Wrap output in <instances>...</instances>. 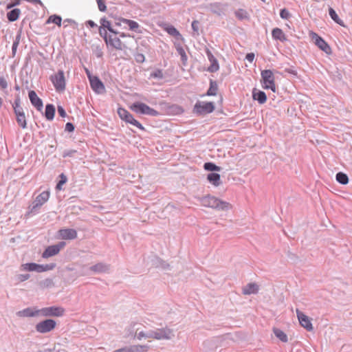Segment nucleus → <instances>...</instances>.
<instances>
[{"instance_id": "obj_54", "label": "nucleus", "mask_w": 352, "mask_h": 352, "mask_svg": "<svg viewBox=\"0 0 352 352\" xmlns=\"http://www.w3.org/2000/svg\"><path fill=\"white\" fill-rule=\"evenodd\" d=\"M57 110L60 116L62 118H65L66 116V112L62 106H58Z\"/></svg>"}, {"instance_id": "obj_62", "label": "nucleus", "mask_w": 352, "mask_h": 352, "mask_svg": "<svg viewBox=\"0 0 352 352\" xmlns=\"http://www.w3.org/2000/svg\"><path fill=\"white\" fill-rule=\"evenodd\" d=\"M76 151H74V150H72V151H68L67 153H65L63 156L64 157H66V156H72L73 155V153H76Z\"/></svg>"}, {"instance_id": "obj_52", "label": "nucleus", "mask_w": 352, "mask_h": 352, "mask_svg": "<svg viewBox=\"0 0 352 352\" xmlns=\"http://www.w3.org/2000/svg\"><path fill=\"white\" fill-rule=\"evenodd\" d=\"M130 123L138 128H139L141 130H144V126L138 121L136 120L133 117L131 119V120L128 122Z\"/></svg>"}, {"instance_id": "obj_28", "label": "nucleus", "mask_w": 352, "mask_h": 352, "mask_svg": "<svg viewBox=\"0 0 352 352\" xmlns=\"http://www.w3.org/2000/svg\"><path fill=\"white\" fill-rule=\"evenodd\" d=\"M55 114V107L52 104H47L45 107V116L47 120H52Z\"/></svg>"}, {"instance_id": "obj_13", "label": "nucleus", "mask_w": 352, "mask_h": 352, "mask_svg": "<svg viewBox=\"0 0 352 352\" xmlns=\"http://www.w3.org/2000/svg\"><path fill=\"white\" fill-rule=\"evenodd\" d=\"M296 312L300 325L308 331H312L313 325L311 319L298 309H296Z\"/></svg>"}, {"instance_id": "obj_51", "label": "nucleus", "mask_w": 352, "mask_h": 352, "mask_svg": "<svg viewBox=\"0 0 352 352\" xmlns=\"http://www.w3.org/2000/svg\"><path fill=\"white\" fill-rule=\"evenodd\" d=\"M98 3V9L101 12H104L107 10V7L104 3V0H96Z\"/></svg>"}, {"instance_id": "obj_20", "label": "nucleus", "mask_w": 352, "mask_h": 352, "mask_svg": "<svg viewBox=\"0 0 352 352\" xmlns=\"http://www.w3.org/2000/svg\"><path fill=\"white\" fill-rule=\"evenodd\" d=\"M208 59L210 62L211 63L210 66L208 67V71L210 72H215L219 69V64L217 60V59L214 58V56L212 55L211 52L209 50H207L206 51Z\"/></svg>"}, {"instance_id": "obj_24", "label": "nucleus", "mask_w": 352, "mask_h": 352, "mask_svg": "<svg viewBox=\"0 0 352 352\" xmlns=\"http://www.w3.org/2000/svg\"><path fill=\"white\" fill-rule=\"evenodd\" d=\"M273 38L279 40L282 42L287 41V37L283 30L278 28L273 29L272 32Z\"/></svg>"}, {"instance_id": "obj_57", "label": "nucleus", "mask_w": 352, "mask_h": 352, "mask_svg": "<svg viewBox=\"0 0 352 352\" xmlns=\"http://www.w3.org/2000/svg\"><path fill=\"white\" fill-rule=\"evenodd\" d=\"M30 277V275L29 274H20L19 276V280L20 281H25L28 279H29Z\"/></svg>"}, {"instance_id": "obj_58", "label": "nucleus", "mask_w": 352, "mask_h": 352, "mask_svg": "<svg viewBox=\"0 0 352 352\" xmlns=\"http://www.w3.org/2000/svg\"><path fill=\"white\" fill-rule=\"evenodd\" d=\"M254 56H254V53H248V54L246 55V59H247L249 62L252 63V62L254 60Z\"/></svg>"}, {"instance_id": "obj_32", "label": "nucleus", "mask_w": 352, "mask_h": 352, "mask_svg": "<svg viewBox=\"0 0 352 352\" xmlns=\"http://www.w3.org/2000/svg\"><path fill=\"white\" fill-rule=\"evenodd\" d=\"M20 13H21L20 9L14 8V9L12 10L11 11H10L9 12H8V14H7L8 19L11 22H14L18 19V18L20 15Z\"/></svg>"}, {"instance_id": "obj_26", "label": "nucleus", "mask_w": 352, "mask_h": 352, "mask_svg": "<svg viewBox=\"0 0 352 352\" xmlns=\"http://www.w3.org/2000/svg\"><path fill=\"white\" fill-rule=\"evenodd\" d=\"M209 9L212 13L219 16L221 15L224 11L223 6L219 3H211L209 6Z\"/></svg>"}, {"instance_id": "obj_14", "label": "nucleus", "mask_w": 352, "mask_h": 352, "mask_svg": "<svg viewBox=\"0 0 352 352\" xmlns=\"http://www.w3.org/2000/svg\"><path fill=\"white\" fill-rule=\"evenodd\" d=\"M58 234L59 238L63 240H74L78 236L77 231L73 228L60 229L58 231Z\"/></svg>"}, {"instance_id": "obj_55", "label": "nucleus", "mask_w": 352, "mask_h": 352, "mask_svg": "<svg viewBox=\"0 0 352 352\" xmlns=\"http://www.w3.org/2000/svg\"><path fill=\"white\" fill-rule=\"evenodd\" d=\"M74 129H75L74 125L71 122H67L65 124V131H67L72 132L74 131Z\"/></svg>"}, {"instance_id": "obj_37", "label": "nucleus", "mask_w": 352, "mask_h": 352, "mask_svg": "<svg viewBox=\"0 0 352 352\" xmlns=\"http://www.w3.org/2000/svg\"><path fill=\"white\" fill-rule=\"evenodd\" d=\"M166 32L171 36L177 38H182V36L179 32L173 26L170 25L168 26L166 29Z\"/></svg>"}, {"instance_id": "obj_64", "label": "nucleus", "mask_w": 352, "mask_h": 352, "mask_svg": "<svg viewBox=\"0 0 352 352\" xmlns=\"http://www.w3.org/2000/svg\"><path fill=\"white\" fill-rule=\"evenodd\" d=\"M118 34H119L120 37H121V38L129 37L130 36V35L126 34L125 33H123V32H122V33L118 32Z\"/></svg>"}, {"instance_id": "obj_16", "label": "nucleus", "mask_w": 352, "mask_h": 352, "mask_svg": "<svg viewBox=\"0 0 352 352\" xmlns=\"http://www.w3.org/2000/svg\"><path fill=\"white\" fill-rule=\"evenodd\" d=\"M91 89L97 94H101L105 92V87L98 77H95L89 81Z\"/></svg>"}, {"instance_id": "obj_23", "label": "nucleus", "mask_w": 352, "mask_h": 352, "mask_svg": "<svg viewBox=\"0 0 352 352\" xmlns=\"http://www.w3.org/2000/svg\"><path fill=\"white\" fill-rule=\"evenodd\" d=\"M252 98L254 100H257L260 104H263L267 100L265 93L262 91H257L256 89L252 91Z\"/></svg>"}, {"instance_id": "obj_50", "label": "nucleus", "mask_w": 352, "mask_h": 352, "mask_svg": "<svg viewBox=\"0 0 352 352\" xmlns=\"http://www.w3.org/2000/svg\"><path fill=\"white\" fill-rule=\"evenodd\" d=\"M151 77L161 79L163 78V73L161 70L157 69L151 74Z\"/></svg>"}, {"instance_id": "obj_15", "label": "nucleus", "mask_w": 352, "mask_h": 352, "mask_svg": "<svg viewBox=\"0 0 352 352\" xmlns=\"http://www.w3.org/2000/svg\"><path fill=\"white\" fill-rule=\"evenodd\" d=\"M117 34H109V39L107 45H110L117 50H122L126 48V45L122 43L119 37L116 36Z\"/></svg>"}, {"instance_id": "obj_61", "label": "nucleus", "mask_w": 352, "mask_h": 352, "mask_svg": "<svg viewBox=\"0 0 352 352\" xmlns=\"http://www.w3.org/2000/svg\"><path fill=\"white\" fill-rule=\"evenodd\" d=\"M87 24L89 25L91 28L96 27V24L91 20L87 21Z\"/></svg>"}, {"instance_id": "obj_29", "label": "nucleus", "mask_w": 352, "mask_h": 352, "mask_svg": "<svg viewBox=\"0 0 352 352\" xmlns=\"http://www.w3.org/2000/svg\"><path fill=\"white\" fill-rule=\"evenodd\" d=\"M120 21L125 24H127L131 30L139 32L138 29L140 28V25L136 21L124 18H120Z\"/></svg>"}, {"instance_id": "obj_45", "label": "nucleus", "mask_w": 352, "mask_h": 352, "mask_svg": "<svg viewBox=\"0 0 352 352\" xmlns=\"http://www.w3.org/2000/svg\"><path fill=\"white\" fill-rule=\"evenodd\" d=\"M60 179L59 180L58 183L57 184L56 188L58 190H60L62 185L65 184L67 182V177L63 174H60Z\"/></svg>"}, {"instance_id": "obj_41", "label": "nucleus", "mask_w": 352, "mask_h": 352, "mask_svg": "<svg viewBox=\"0 0 352 352\" xmlns=\"http://www.w3.org/2000/svg\"><path fill=\"white\" fill-rule=\"evenodd\" d=\"M235 16L240 20L248 18V13L243 9H239L235 12Z\"/></svg>"}, {"instance_id": "obj_3", "label": "nucleus", "mask_w": 352, "mask_h": 352, "mask_svg": "<svg viewBox=\"0 0 352 352\" xmlns=\"http://www.w3.org/2000/svg\"><path fill=\"white\" fill-rule=\"evenodd\" d=\"M50 79L57 91H63L65 89L66 82L63 71L59 70L51 76Z\"/></svg>"}, {"instance_id": "obj_38", "label": "nucleus", "mask_w": 352, "mask_h": 352, "mask_svg": "<svg viewBox=\"0 0 352 352\" xmlns=\"http://www.w3.org/2000/svg\"><path fill=\"white\" fill-rule=\"evenodd\" d=\"M16 122L19 124V125L22 129H25L27 127V122L25 113L19 114V116H16Z\"/></svg>"}, {"instance_id": "obj_39", "label": "nucleus", "mask_w": 352, "mask_h": 352, "mask_svg": "<svg viewBox=\"0 0 352 352\" xmlns=\"http://www.w3.org/2000/svg\"><path fill=\"white\" fill-rule=\"evenodd\" d=\"M329 14L331 18L336 23H337L339 25H342V23H343L342 21L339 18V16L336 14V11L332 8H329Z\"/></svg>"}, {"instance_id": "obj_9", "label": "nucleus", "mask_w": 352, "mask_h": 352, "mask_svg": "<svg viewBox=\"0 0 352 352\" xmlns=\"http://www.w3.org/2000/svg\"><path fill=\"white\" fill-rule=\"evenodd\" d=\"M261 77L265 84V89H270L272 91H275L276 86L274 83V76L273 72L270 69H265L261 72Z\"/></svg>"}, {"instance_id": "obj_63", "label": "nucleus", "mask_w": 352, "mask_h": 352, "mask_svg": "<svg viewBox=\"0 0 352 352\" xmlns=\"http://www.w3.org/2000/svg\"><path fill=\"white\" fill-rule=\"evenodd\" d=\"M55 351H56V346H54L53 349H45L43 352H55Z\"/></svg>"}, {"instance_id": "obj_10", "label": "nucleus", "mask_w": 352, "mask_h": 352, "mask_svg": "<svg viewBox=\"0 0 352 352\" xmlns=\"http://www.w3.org/2000/svg\"><path fill=\"white\" fill-rule=\"evenodd\" d=\"M310 36L314 43H315V45H317L321 50H322L327 54H330L331 53V49L330 46L318 34H317L315 32H311Z\"/></svg>"}, {"instance_id": "obj_5", "label": "nucleus", "mask_w": 352, "mask_h": 352, "mask_svg": "<svg viewBox=\"0 0 352 352\" xmlns=\"http://www.w3.org/2000/svg\"><path fill=\"white\" fill-rule=\"evenodd\" d=\"M39 313L45 317H60L64 315L65 309L62 307H47L39 309Z\"/></svg>"}, {"instance_id": "obj_30", "label": "nucleus", "mask_w": 352, "mask_h": 352, "mask_svg": "<svg viewBox=\"0 0 352 352\" xmlns=\"http://www.w3.org/2000/svg\"><path fill=\"white\" fill-rule=\"evenodd\" d=\"M118 113L120 118L124 120L126 122H129L133 117L128 111L123 108H119L118 109Z\"/></svg>"}, {"instance_id": "obj_2", "label": "nucleus", "mask_w": 352, "mask_h": 352, "mask_svg": "<svg viewBox=\"0 0 352 352\" xmlns=\"http://www.w3.org/2000/svg\"><path fill=\"white\" fill-rule=\"evenodd\" d=\"M151 338L156 340H170L174 336L173 331L168 328L157 329L155 330H150Z\"/></svg>"}, {"instance_id": "obj_17", "label": "nucleus", "mask_w": 352, "mask_h": 352, "mask_svg": "<svg viewBox=\"0 0 352 352\" xmlns=\"http://www.w3.org/2000/svg\"><path fill=\"white\" fill-rule=\"evenodd\" d=\"M148 348L146 345H132L117 349L113 352H146Z\"/></svg>"}, {"instance_id": "obj_36", "label": "nucleus", "mask_w": 352, "mask_h": 352, "mask_svg": "<svg viewBox=\"0 0 352 352\" xmlns=\"http://www.w3.org/2000/svg\"><path fill=\"white\" fill-rule=\"evenodd\" d=\"M38 285L41 288H50L54 286V282L52 278H45L38 283Z\"/></svg>"}, {"instance_id": "obj_21", "label": "nucleus", "mask_w": 352, "mask_h": 352, "mask_svg": "<svg viewBox=\"0 0 352 352\" xmlns=\"http://www.w3.org/2000/svg\"><path fill=\"white\" fill-rule=\"evenodd\" d=\"M89 269L91 271L96 274L104 273L109 271V265L104 263H98L91 266Z\"/></svg>"}, {"instance_id": "obj_1", "label": "nucleus", "mask_w": 352, "mask_h": 352, "mask_svg": "<svg viewBox=\"0 0 352 352\" xmlns=\"http://www.w3.org/2000/svg\"><path fill=\"white\" fill-rule=\"evenodd\" d=\"M195 199L200 204L206 208H211L217 210L227 211L232 208L230 203L224 201L214 196L207 195L206 196H197Z\"/></svg>"}, {"instance_id": "obj_31", "label": "nucleus", "mask_w": 352, "mask_h": 352, "mask_svg": "<svg viewBox=\"0 0 352 352\" xmlns=\"http://www.w3.org/2000/svg\"><path fill=\"white\" fill-rule=\"evenodd\" d=\"M100 23L101 25V26H100L101 28H102L105 30H108L111 33H112L113 34H118V32L116 31L115 30H113L112 28L110 21H108L107 19H106L105 18L101 19L100 21Z\"/></svg>"}, {"instance_id": "obj_27", "label": "nucleus", "mask_w": 352, "mask_h": 352, "mask_svg": "<svg viewBox=\"0 0 352 352\" xmlns=\"http://www.w3.org/2000/svg\"><path fill=\"white\" fill-rule=\"evenodd\" d=\"M14 111L16 116H19V114L25 113L23 109L21 106V100L19 96H16V99L12 104Z\"/></svg>"}, {"instance_id": "obj_11", "label": "nucleus", "mask_w": 352, "mask_h": 352, "mask_svg": "<svg viewBox=\"0 0 352 352\" xmlns=\"http://www.w3.org/2000/svg\"><path fill=\"white\" fill-rule=\"evenodd\" d=\"M66 245L65 242L60 241L56 245L48 246L42 254V257L47 258L49 257L55 256L59 253L60 250Z\"/></svg>"}, {"instance_id": "obj_34", "label": "nucleus", "mask_w": 352, "mask_h": 352, "mask_svg": "<svg viewBox=\"0 0 352 352\" xmlns=\"http://www.w3.org/2000/svg\"><path fill=\"white\" fill-rule=\"evenodd\" d=\"M218 90V85L216 81L210 80V87L207 91L208 96H216Z\"/></svg>"}, {"instance_id": "obj_47", "label": "nucleus", "mask_w": 352, "mask_h": 352, "mask_svg": "<svg viewBox=\"0 0 352 352\" xmlns=\"http://www.w3.org/2000/svg\"><path fill=\"white\" fill-rule=\"evenodd\" d=\"M150 334V330L146 332L140 331L137 333V338L138 340H141L142 338H151V336H149Z\"/></svg>"}, {"instance_id": "obj_35", "label": "nucleus", "mask_w": 352, "mask_h": 352, "mask_svg": "<svg viewBox=\"0 0 352 352\" xmlns=\"http://www.w3.org/2000/svg\"><path fill=\"white\" fill-rule=\"evenodd\" d=\"M336 180L341 184H346L349 182L348 176L342 172H339L336 174Z\"/></svg>"}, {"instance_id": "obj_12", "label": "nucleus", "mask_w": 352, "mask_h": 352, "mask_svg": "<svg viewBox=\"0 0 352 352\" xmlns=\"http://www.w3.org/2000/svg\"><path fill=\"white\" fill-rule=\"evenodd\" d=\"M49 197L50 192L48 191H43L39 194L32 203L31 212H36L49 199Z\"/></svg>"}, {"instance_id": "obj_6", "label": "nucleus", "mask_w": 352, "mask_h": 352, "mask_svg": "<svg viewBox=\"0 0 352 352\" xmlns=\"http://www.w3.org/2000/svg\"><path fill=\"white\" fill-rule=\"evenodd\" d=\"M56 322L52 319H46L38 322L35 326V329L40 333H46L55 329Z\"/></svg>"}, {"instance_id": "obj_53", "label": "nucleus", "mask_w": 352, "mask_h": 352, "mask_svg": "<svg viewBox=\"0 0 352 352\" xmlns=\"http://www.w3.org/2000/svg\"><path fill=\"white\" fill-rule=\"evenodd\" d=\"M191 26H192V29L193 30V31L195 32L198 34L199 21H196V20L193 21L191 24Z\"/></svg>"}, {"instance_id": "obj_49", "label": "nucleus", "mask_w": 352, "mask_h": 352, "mask_svg": "<svg viewBox=\"0 0 352 352\" xmlns=\"http://www.w3.org/2000/svg\"><path fill=\"white\" fill-rule=\"evenodd\" d=\"M280 16L283 19H287L290 17L291 14L287 9L283 8L280 12Z\"/></svg>"}, {"instance_id": "obj_22", "label": "nucleus", "mask_w": 352, "mask_h": 352, "mask_svg": "<svg viewBox=\"0 0 352 352\" xmlns=\"http://www.w3.org/2000/svg\"><path fill=\"white\" fill-rule=\"evenodd\" d=\"M258 292V285L256 283H251L243 287V294L244 295H250L256 294Z\"/></svg>"}, {"instance_id": "obj_42", "label": "nucleus", "mask_w": 352, "mask_h": 352, "mask_svg": "<svg viewBox=\"0 0 352 352\" xmlns=\"http://www.w3.org/2000/svg\"><path fill=\"white\" fill-rule=\"evenodd\" d=\"M62 19L60 16L58 15H52L49 17L47 23H53L58 26L61 25Z\"/></svg>"}, {"instance_id": "obj_46", "label": "nucleus", "mask_w": 352, "mask_h": 352, "mask_svg": "<svg viewBox=\"0 0 352 352\" xmlns=\"http://www.w3.org/2000/svg\"><path fill=\"white\" fill-rule=\"evenodd\" d=\"M99 34L104 38V40L107 44L108 39H109V35L107 34V30L100 27L99 28Z\"/></svg>"}, {"instance_id": "obj_18", "label": "nucleus", "mask_w": 352, "mask_h": 352, "mask_svg": "<svg viewBox=\"0 0 352 352\" xmlns=\"http://www.w3.org/2000/svg\"><path fill=\"white\" fill-rule=\"evenodd\" d=\"M28 95L32 104L34 106L38 111H41L43 107L41 99L38 97L36 92L33 90L30 91Z\"/></svg>"}, {"instance_id": "obj_7", "label": "nucleus", "mask_w": 352, "mask_h": 352, "mask_svg": "<svg viewBox=\"0 0 352 352\" xmlns=\"http://www.w3.org/2000/svg\"><path fill=\"white\" fill-rule=\"evenodd\" d=\"M214 110V104L212 102H197L194 107V112L199 115L212 113Z\"/></svg>"}, {"instance_id": "obj_25", "label": "nucleus", "mask_w": 352, "mask_h": 352, "mask_svg": "<svg viewBox=\"0 0 352 352\" xmlns=\"http://www.w3.org/2000/svg\"><path fill=\"white\" fill-rule=\"evenodd\" d=\"M207 179L214 186H219L221 184V177L218 173H209L207 176Z\"/></svg>"}, {"instance_id": "obj_44", "label": "nucleus", "mask_w": 352, "mask_h": 352, "mask_svg": "<svg viewBox=\"0 0 352 352\" xmlns=\"http://www.w3.org/2000/svg\"><path fill=\"white\" fill-rule=\"evenodd\" d=\"M178 54L181 56L182 60L184 63L187 60V56L183 47L180 45L176 47Z\"/></svg>"}, {"instance_id": "obj_19", "label": "nucleus", "mask_w": 352, "mask_h": 352, "mask_svg": "<svg viewBox=\"0 0 352 352\" xmlns=\"http://www.w3.org/2000/svg\"><path fill=\"white\" fill-rule=\"evenodd\" d=\"M16 315L19 317H34L40 315V313L39 309L34 310L31 307H28L16 312Z\"/></svg>"}, {"instance_id": "obj_56", "label": "nucleus", "mask_w": 352, "mask_h": 352, "mask_svg": "<svg viewBox=\"0 0 352 352\" xmlns=\"http://www.w3.org/2000/svg\"><path fill=\"white\" fill-rule=\"evenodd\" d=\"M0 86L3 89H6L8 87L7 81L3 77L0 78Z\"/></svg>"}, {"instance_id": "obj_59", "label": "nucleus", "mask_w": 352, "mask_h": 352, "mask_svg": "<svg viewBox=\"0 0 352 352\" xmlns=\"http://www.w3.org/2000/svg\"><path fill=\"white\" fill-rule=\"evenodd\" d=\"M85 72H86V74H87V76L88 78H89V81L91 80V78H95V77H96L95 76L91 75V72H89V69H85Z\"/></svg>"}, {"instance_id": "obj_33", "label": "nucleus", "mask_w": 352, "mask_h": 352, "mask_svg": "<svg viewBox=\"0 0 352 352\" xmlns=\"http://www.w3.org/2000/svg\"><path fill=\"white\" fill-rule=\"evenodd\" d=\"M273 332H274V335L276 336V337L277 338H278L281 342H287L288 341L287 334L282 330L274 327L273 329Z\"/></svg>"}, {"instance_id": "obj_40", "label": "nucleus", "mask_w": 352, "mask_h": 352, "mask_svg": "<svg viewBox=\"0 0 352 352\" xmlns=\"http://www.w3.org/2000/svg\"><path fill=\"white\" fill-rule=\"evenodd\" d=\"M204 167L206 170L209 171H220L221 170V168L220 166H217V165L212 162L205 163Z\"/></svg>"}, {"instance_id": "obj_48", "label": "nucleus", "mask_w": 352, "mask_h": 352, "mask_svg": "<svg viewBox=\"0 0 352 352\" xmlns=\"http://www.w3.org/2000/svg\"><path fill=\"white\" fill-rule=\"evenodd\" d=\"M135 60L137 63H142L145 60L144 55L142 53L137 52L135 55Z\"/></svg>"}, {"instance_id": "obj_43", "label": "nucleus", "mask_w": 352, "mask_h": 352, "mask_svg": "<svg viewBox=\"0 0 352 352\" xmlns=\"http://www.w3.org/2000/svg\"><path fill=\"white\" fill-rule=\"evenodd\" d=\"M20 39H21V34H18L15 38V40L13 42V44H12V56L14 57L16 54V50H17V47H18V45L19 44V42H20Z\"/></svg>"}, {"instance_id": "obj_4", "label": "nucleus", "mask_w": 352, "mask_h": 352, "mask_svg": "<svg viewBox=\"0 0 352 352\" xmlns=\"http://www.w3.org/2000/svg\"><path fill=\"white\" fill-rule=\"evenodd\" d=\"M23 269L29 272H43L52 270L55 267V263H50L45 265H39L34 263H25L23 265Z\"/></svg>"}, {"instance_id": "obj_60", "label": "nucleus", "mask_w": 352, "mask_h": 352, "mask_svg": "<svg viewBox=\"0 0 352 352\" xmlns=\"http://www.w3.org/2000/svg\"><path fill=\"white\" fill-rule=\"evenodd\" d=\"M18 4H19V0H15V2H14V3H10V4H8V5L7 6V8H8V9H10V8H12V7H14V6H16V5H18Z\"/></svg>"}, {"instance_id": "obj_8", "label": "nucleus", "mask_w": 352, "mask_h": 352, "mask_svg": "<svg viewBox=\"0 0 352 352\" xmlns=\"http://www.w3.org/2000/svg\"><path fill=\"white\" fill-rule=\"evenodd\" d=\"M131 109L136 113L153 116H156L159 114V113L156 110L151 108L146 104L142 102H135L133 104L132 106L131 107Z\"/></svg>"}]
</instances>
